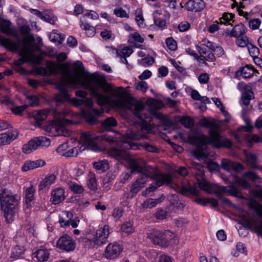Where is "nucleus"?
Masks as SVG:
<instances>
[{
  "label": "nucleus",
  "mask_w": 262,
  "mask_h": 262,
  "mask_svg": "<svg viewBox=\"0 0 262 262\" xmlns=\"http://www.w3.org/2000/svg\"><path fill=\"white\" fill-rule=\"evenodd\" d=\"M74 72L68 70L63 72L62 77L67 84L72 86L80 85L90 90L91 95L97 101L99 105H104L109 103L108 97L100 92L102 89L106 92L112 90L111 85L105 78L96 73L90 74L84 71L81 61H76L73 64Z\"/></svg>",
  "instance_id": "f257e3e1"
},
{
  "label": "nucleus",
  "mask_w": 262,
  "mask_h": 262,
  "mask_svg": "<svg viewBox=\"0 0 262 262\" xmlns=\"http://www.w3.org/2000/svg\"><path fill=\"white\" fill-rule=\"evenodd\" d=\"M34 46L29 45L24 46L20 50V55L21 58L18 60V64H22L25 62H30L32 64H40L42 60V57L40 55H36L34 53L35 50H38L39 48L35 47V49L33 48Z\"/></svg>",
  "instance_id": "1a4fd4ad"
},
{
  "label": "nucleus",
  "mask_w": 262,
  "mask_h": 262,
  "mask_svg": "<svg viewBox=\"0 0 262 262\" xmlns=\"http://www.w3.org/2000/svg\"><path fill=\"white\" fill-rule=\"evenodd\" d=\"M198 185L201 189H202L208 193L213 192L215 195L219 198H221L223 195L226 193H228L233 196L242 198L243 195L240 190L234 187L233 185L228 186H219L215 185L210 187V184L204 180L203 178H196Z\"/></svg>",
  "instance_id": "423d86ee"
},
{
  "label": "nucleus",
  "mask_w": 262,
  "mask_h": 262,
  "mask_svg": "<svg viewBox=\"0 0 262 262\" xmlns=\"http://www.w3.org/2000/svg\"><path fill=\"white\" fill-rule=\"evenodd\" d=\"M261 24V20L259 18H253L249 21V28L252 30L258 29Z\"/></svg>",
  "instance_id": "680f3d73"
},
{
  "label": "nucleus",
  "mask_w": 262,
  "mask_h": 262,
  "mask_svg": "<svg viewBox=\"0 0 262 262\" xmlns=\"http://www.w3.org/2000/svg\"><path fill=\"white\" fill-rule=\"evenodd\" d=\"M50 143V139L46 137H34L23 145L22 151L25 154H29L40 147H48Z\"/></svg>",
  "instance_id": "9b49d317"
},
{
  "label": "nucleus",
  "mask_w": 262,
  "mask_h": 262,
  "mask_svg": "<svg viewBox=\"0 0 262 262\" xmlns=\"http://www.w3.org/2000/svg\"><path fill=\"white\" fill-rule=\"evenodd\" d=\"M133 52L132 48L129 47H125L121 50H120L119 57L120 58V61L124 64H127L126 58L129 57Z\"/></svg>",
  "instance_id": "473e14b6"
},
{
  "label": "nucleus",
  "mask_w": 262,
  "mask_h": 262,
  "mask_svg": "<svg viewBox=\"0 0 262 262\" xmlns=\"http://www.w3.org/2000/svg\"><path fill=\"white\" fill-rule=\"evenodd\" d=\"M150 178L155 180V182L151 184L144 191L142 192V195L146 196L150 192L156 190L158 187L164 184H168L171 181V177L167 174L157 173L154 172L153 173L149 172Z\"/></svg>",
  "instance_id": "9d476101"
},
{
  "label": "nucleus",
  "mask_w": 262,
  "mask_h": 262,
  "mask_svg": "<svg viewBox=\"0 0 262 262\" xmlns=\"http://www.w3.org/2000/svg\"><path fill=\"white\" fill-rule=\"evenodd\" d=\"M72 102L75 106H80L84 104L90 107L93 105V101L89 98H85L84 100L82 99L73 98Z\"/></svg>",
  "instance_id": "37998d69"
},
{
  "label": "nucleus",
  "mask_w": 262,
  "mask_h": 262,
  "mask_svg": "<svg viewBox=\"0 0 262 262\" xmlns=\"http://www.w3.org/2000/svg\"><path fill=\"white\" fill-rule=\"evenodd\" d=\"M93 167L97 170L104 172L109 168L108 162L106 160L96 162L93 163Z\"/></svg>",
  "instance_id": "a18cd8bd"
},
{
  "label": "nucleus",
  "mask_w": 262,
  "mask_h": 262,
  "mask_svg": "<svg viewBox=\"0 0 262 262\" xmlns=\"http://www.w3.org/2000/svg\"><path fill=\"white\" fill-rule=\"evenodd\" d=\"M46 164V162L42 159L35 161H26L21 167L23 171H27L39 167H42Z\"/></svg>",
  "instance_id": "bb28decb"
},
{
  "label": "nucleus",
  "mask_w": 262,
  "mask_h": 262,
  "mask_svg": "<svg viewBox=\"0 0 262 262\" xmlns=\"http://www.w3.org/2000/svg\"><path fill=\"white\" fill-rule=\"evenodd\" d=\"M69 99L68 91L64 88L60 89L59 92L55 96V101L59 104H61Z\"/></svg>",
  "instance_id": "f704fd0d"
},
{
  "label": "nucleus",
  "mask_w": 262,
  "mask_h": 262,
  "mask_svg": "<svg viewBox=\"0 0 262 262\" xmlns=\"http://www.w3.org/2000/svg\"><path fill=\"white\" fill-rule=\"evenodd\" d=\"M68 184L71 190L75 193L80 194L84 191L83 186L75 182L70 181Z\"/></svg>",
  "instance_id": "79ce46f5"
},
{
  "label": "nucleus",
  "mask_w": 262,
  "mask_h": 262,
  "mask_svg": "<svg viewBox=\"0 0 262 262\" xmlns=\"http://www.w3.org/2000/svg\"><path fill=\"white\" fill-rule=\"evenodd\" d=\"M202 127L208 128L209 136H203L202 139L204 145L211 144L215 148H230L232 143L230 140L221 135L219 132L220 125L213 119L203 118L200 121Z\"/></svg>",
  "instance_id": "7ed1b4c3"
},
{
  "label": "nucleus",
  "mask_w": 262,
  "mask_h": 262,
  "mask_svg": "<svg viewBox=\"0 0 262 262\" xmlns=\"http://www.w3.org/2000/svg\"><path fill=\"white\" fill-rule=\"evenodd\" d=\"M11 23L10 21L5 20L1 24V29L3 33L7 35H10L12 34V31L10 28Z\"/></svg>",
  "instance_id": "603ef678"
},
{
  "label": "nucleus",
  "mask_w": 262,
  "mask_h": 262,
  "mask_svg": "<svg viewBox=\"0 0 262 262\" xmlns=\"http://www.w3.org/2000/svg\"><path fill=\"white\" fill-rule=\"evenodd\" d=\"M20 197L13 194L11 191L4 187L0 183V205L7 223H11L18 212Z\"/></svg>",
  "instance_id": "20e7f679"
},
{
  "label": "nucleus",
  "mask_w": 262,
  "mask_h": 262,
  "mask_svg": "<svg viewBox=\"0 0 262 262\" xmlns=\"http://www.w3.org/2000/svg\"><path fill=\"white\" fill-rule=\"evenodd\" d=\"M56 246L58 249L62 251L70 252L75 249L76 243L72 237L64 234L57 240Z\"/></svg>",
  "instance_id": "ddd939ff"
},
{
  "label": "nucleus",
  "mask_w": 262,
  "mask_h": 262,
  "mask_svg": "<svg viewBox=\"0 0 262 262\" xmlns=\"http://www.w3.org/2000/svg\"><path fill=\"white\" fill-rule=\"evenodd\" d=\"M122 147L126 149H132L136 150L139 148L138 146L130 141L124 142L122 144Z\"/></svg>",
  "instance_id": "338daca9"
},
{
  "label": "nucleus",
  "mask_w": 262,
  "mask_h": 262,
  "mask_svg": "<svg viewBox=\"0 0 262 262\" xmlns=\"http://www.w3.org/2000/svg\"><path fill=\"white\" fill-rule=\"evenodd\" d=\"M35 190V187L33 185H30L24 191V199L27 208H30L33 206Z\"/></svg>",
  "instance_id": "b1692460"
},
{
  "label": "nucleus",
  "mask_w": 262,
  "mask_h": 262,
  "mask_svg": "<svg viewBox=\"0 0 262 262\" xmlns=\"http://www.w3.org/2000/svg\"><path fill=\"white\" fill-rule=\"evenodd\" d=\"M181 123L187 128H191L194 125L193 120L187 116L183 117L181 119Z\"/></svg>",
  "instance_id": "5fc2aeb1"
},
{
  "label": "nucleus",
  "mask_w": 262,
  "mask_h": 262,
  "mask_svg": "<svg viewBox=\"0 0 262 262\" xmlns=\"http://www.w3.org/2000/svg\"><path fill=\"white\" fill-rule=\"evenodd\" d=\"M122 250L121 246L117 242L110 243L105 248L104 255L107 259L117 257Z\"/></svg>",
  "instance_id": "dca6fc26"
},
{
  "label": "nucleus",
  "mask_w": 262,
  "mask_h": 262,
  "mask_svg": "<svg viewBox=\"0 0 262 262\" xmlns=\"http://www.w3.org/2000/svg\"><path fill=\"white\" fill-rule=\"evenodd\" d=\"M65 198L64 189L61 187L56 188L51 191L50 202L54 205L59 204Z\"/></svg>",
  "instance_id": "5701e85b"
},
{
  "label": "nucleus",
  "mask_w": 262,
  "mask_h": 262,
  "mask_svg": "<svg viewBox=\"0 0 262 262\" xmlns=\"http://www.w3.org/2000/svg\"><path fill=\"white\" fill-rule=\"evenodd\" d=\"M256 72L254 69L249 66H246L245 67H241L236 72V76L242 75L244 78H248L251 77L253 73Z\"/></svg>",
  "instance_id": "2f4dec72"
},
{
  "label": "nucleus",
  "mask_w": 262,
  "mask_h": 262,
  "mask_svg": "<svg viewBox=\"0 0 262 262\" xmlns=\"http://www.w3.org/2000/svg\"><path fill=\"white\" fill-rule=\"evenodd\" d=\"M148 237L154 244L158 245L161 247H167L172 241H174V243H176V235L174 233L170 230L153 231L148 234Z\"/></svg>",
  "instance_id": "6e6552de"
},
{
  "label": "nucleus",
  "mask_w": 262,
  "mask_h": 262,
  "mask_svg": "<svg viewBox=\"0 0 262 262\" xmlns=\"http://www.w3.org/2000/svg\"><path fill=\"white\" fill-rule=\"evenodd\" d=\"M80 138L89 149L96 151L98 148V141L105 140L108 143H112L116 142V138L113 136H100L92 132H81Z\"/></svg>",
  "instance_id": "0eeeda50"
},
{
  "label": "nucleus",
  "mask_w": 262,
  "mask_h": 262,
  "mask_svg": "<svg viewBox=\"0 0 262 262\" xmlns=\"http://www.w3.org/2000/svg\"><path fill=\"white\" fill-rule=\"evenodd\" d=\"M179 135L183 141L190 144L204 145L205 141L202 139L203 136H206V135L203 134L199 135L198 131L195 129H190L187 134L180 133Z\"/></svg>",
  "instance_id": "f8f14e48"
},
{
  "label": "nucleus",
  "mask_w": 262,
  "mask_h": 262,
  "mask_svg": "<svg viewBox=\"0 0 262 262\" xmlns=\"http://www.w3.org/2000/svg\"><path fill=\"white\" fill-rule=\"evenodd\" d=\"M148 177H150L149 174H144L137 179L133 182L130 186V189L132 193L136 195L140 190L144 187L145 183L147 181Z\"/></svg>",
  "instance_id": "a211bd4d"
},
{
  "label": "nucleus",
  "mask_w": 262,
  "mask_h": 262,
  "mask_svg": "<svg viewBox=\"0 0 262 262\" xmlns=\"http://www.w3.org/2000/svg\"><path fill=\"white\" fill-rule=\"evenodd\" d=\"M243 176L247 178L249 180L260 184L261 183V179L255 172L252 170H249L244 173Z\"/></svg>",
  "instance_id": "58836bf2"
},
{
  "label": "nucleus",
  "mask_w": 262,
  "mask_h": 262,
  "mask_svg": "<svg viewBox=\"0 0 262 262\" xmlns=\"http://www.w3.org/2000/svg\"><path fill=\"white\" fill-rule=\"evenodd\" d=\"M129 167L132 173L137 172L141 173V175L144 174H149L150 171L147 169V167H143L141 163L136 159H130L128 162Z\"/></svg>",
  "instance_id": "aec40b11"
},
{
  "label": "nucleus",
  "mask_w": 262,
  "mask_h": 262,
  "mask_svg": "<svg viewBox=\"0 0 262 262\" xmlns=\"http://www.w3.org/2000/svg\"><path fill=\"white\" fill-rule=\"evenodd\" d=\"M52 113L54 118V123L47 127L49 132L55 131L54 136H70L71 132L66 126L74 123V122L68 118L71 115V111L68 109H55Z\"/></svg>",
  "instance_id": "39448f33"
},
{
  "label": "nucleus",
  "mask_w": 262,
  "mask_h": 262,
  "mask_svg": "<svg viewBox=\"0 0 262 262\" xmlns=\"http://www.w3.org/2000/svg\"><path fill=\"white\" fill-rule=\"evenodd\" d=\"M235 15L230 13H224L222 17L220 18V22L221 24H231L230 21L232 20L234 17Z\"/></svg>",
  "instance_id": "3c124183"
},
{
  "label": "nucleus",
  "mask_w": 262,
  "mask_h": 262,
  "mask_svg": "<svg viewBox=\"0 0 262 262\" xmlns=\"http://www.w3.org/2000/svg\"><path fill=\"white\" fill-rule=\"evenodd\" d=\"M247 32L246 27L242 23L235 25L230 33V35L236 38H239L244 35Z\"/></svg>",
  "instance_id": "c85d7f7f"
},
{
  "label": "nucleus",
  "mask_w": 262,
  "mask_h": 262,
  "mask_svg": "<svg viewBox=\"0 0 262 262\" xmlns=\"http://www.w3.org/2000/svg\"><path fill=\"white\" fill-rule=\"evenodd\" d=\"M248 48L250 55L253 57V59L258 57L259 49L257 47L251 43H249Z\"/></svg>",
  "instance_id": "4d7b16f0"
},
{
  "label": "nucleus",
  "mask_w": 262,
  "mask_h": 262,
  "mask_svg": "<svg viewBox=\"0 0 262 262\" xmlns=\"http://www.w3.org/2000/svg\"><path fill=\"white\" fill-rule=\"evenodd\" d=\"M34 256L37 258L39 262L46 261L49 258L50 252L49 250L45 248L41 247L37 250L34 253Z\"/></svg>",
  "instance_id": "c756f323"
},
{
  "label": "nucleus",
  "mask_w": 262,
  "mask_h": 262,
  "mask_svg": "<svg viewBox=\"0 0 262 262\" xmlns=\"http://www.w3.org/2000/svg\"><path fill=\"white\" fill-rule=\"evenodd\" d=\"M30 11L45 21L52 25L55 24L54 17L52 15V12L50 10H45L41 12L37 9H30Z\"/></svg>",
  "instance_id": "4be33fe9"
},
{
  "label": "nucleus",
  "mask_w": 262,
  "mask_h": 262,
  "mask_svg": "<svg viewBox=\"0 0 262 262\" xmlns=\"http://www.w3.org/2000/svg\"><path fill=\"white\" fill-rule=\"evenodd\" d=\"M109 230V226L106 225H104L103 228L97 230L93 238L94 244L101 246L105 244L110 234Z\"/></svg>",
  "instance_id": "4468645a"
},
{
  "label": "nucleus",
  "mask_w": 262,
  "mask_h": 262,
  "mask_svg": "<svg viewBox=\"0 0 262 262\" xmlns=\"http://www.w3.org/2000/svg\"><path fill=\"white\" fill-rule=\"evenodd\" d=\"M28 107V105L16 106L10 108L11 111L15 115L22 116L23 112Z\"/></svg>",
  "instance_id": "864d4df0"
},
{
  "label": "nucleus",
  "mask_w": 262,
  "mask_h": 262,
  "mask_svg": "<svg viewBox=\"0 0 262 262\" xmlns=\"http://www.w3.org/2000/svg\"><path fill=\"white\" fill-rule=\"evenodd\" d=\"M163 200V199L162 198L156 199H148L143 203L142 206L143 208H151L155 207L157 204L162 202Z\"/></svg>",
  "instance_id": "c03bdc74"
},
{
  "label": "nucleus",
  "mask_w": 262,
  "mask_h": 262,
  "mask_svg": "<svg viewBox=\"0 0 262 262\" xmlns=\"http://www.w3.org/2000/svg\"><path fill=\"white\" fill-rule=\"evenodd\" d=\"M1 43L3 46L10 50H17L18 49V45L9 39H3Z\"/></svg>",
  "instance_id": "8fccbe9b"
},
{
  "label": "nucleus",
  "mask_w": 262,
  "mask_h": 262,
  "mask_svg": "<svg viewBox=\"0 0 262 262\" xmlns=\"http://www.w3.org/2000/svg\"><path fill=\"white\" fill-rule=\"evenodd\" d=\"M103 112L102 110L91 108L87 111H83L82 114L88 124L93 125L97 122L98 117Z\"/></svg>",
  "instance_id": "2eb2a0df"
},
{
  "label": "nucleus",
  "mask_w": 262,
  "mask_h": 262,
  "mask_svg": "<svg viewBox=\"0 0 262 262\" xmlns=\"http://www.w3.org/2000/svg\"><path fill=\"white\" fill-rule=\"evenodd\" d=\"M17 130H12L0 134V146L9 144L18 137Z\"/></svg>",
  "instance_id": "412c9836"
},
{
  "label": "nucleus",
  "mask_w": 262,
  "mask_h": 262,
  "mask_svg": "<svg viewBox=\"0 0 262 262\" xmlns=\"http://www.w3.org/2000/svg\"><path fill=\"white\" fill-rule=\"evenodd\" d=\"M114 13L117 16L121 18H128L129 15L122 8H116L114 10Z\"/></svg>",
  "instance_id": "e2e57ef3"
},
{
  "label": "nucleus",
  "mask_w": 262,
  "mask_h": 262,
  "mask_svg": "<svg viewBox=\"0 0 262 262\" xmlns=\"http://www.w3.org/2000/svg\"><path fill=\"white\" fill-rule=\"evenodd\" d=\"M166 44L170 50L174 51L177 48L176 41L171 37L168 38L166 39Z\"/></svg>",
  "instance_id": "0e129e2a"
},
{
  "label": "nucleus",
  "mask_w": 262,
  "mask_h": 262,
  "mask_svg": "<svg viewBox=\"0 0 262 262\" xmlns=\"http://www.w3.org/2000/svg\"><path fill=\"white\" fill-rule=\"evenodd\" d=\"M221 167L230 172L232 171L237 172L243 169V167L241 164L234 162L226 159H223L222 160Z\"/></svg>",
  "instance_id": "6ab92c4d"
},
{
  "label": "nucleus",
  "mask_w": 262,
  "mask_h": 262,
  "mask_svg": "<svg viewBox=\"0 0 262 262\" xmlns=\"http://www.w3.org/2000/svg\"><path fill=\"white\" fill-rule=\"evenodd\" d=\"M122 89V87H118L113 90V95L117 98L113 101L114 105L118 108L135 111L136 116L142 121L143 124H150L152 117L149 113L142 112L144 108V104L141 102L134 103Z\"/></svg>",
  "instance_id": "f03ea898"
},
{
  "label": "nucleus",
  "mask_w": 262,
  "mask_h": 262,
  "mask_svg": "<svg viewBox=\"0 0 262 262\" xmlns=\"http://www.w3.org/2000/svg\"><path fill=\"white\" fill-rule=\"evenodd\" d=\"M236 43L237 46L241 47H245L248 46V39L246 35H243L239 38H237L236 40Z\"/></svg>",
  "instance_id": "bf43d9fd"
},
{
  "label": "nucleus",
  "mask_w": 262,
  "mask_h": 262,
  "mask_svg": "<svg viewBox=\"0 0 262 262\" xmlns=\"http://www.w3.org/2000/svg\"><path fill=\"white\" fill-rule=\"evenodd\" d=\"M79 153V148L77 146L74 147L71 149L63 153L62 156L66 157H76Z\"/></svg>",
  "instance_id": "13d9d810"
},
{
  "label": "nucleus",
  "mask_w": 262,
  "mask_h": 262,
  "mask_svg": "<svg viewBox=\"0 0 262 262\" xmlns=\"http://www.w3.org/2000/svg\"><path fill=\"white\" fill-rule=\"evenodd\" d=\"M176 190L184 195L190 194L193 195L199 194V190L195 185L191 186L189 182L185 180L181 183V185L177 186Z\"/></svg>",
  "instance_id": "f3484780"
},
{
  "label": "nucleus",
  "mask_w": 262,
  "mask_h": 262,
  "mask_svg": "<svg viewBox=\"0 0 262 262\" xmlns=\"http://www.w3.org/2000/svg\"><path fill=\"white\" fill-rule=\"evenodd\" d=\"M185 7L188 11L200 12L205 8V4L203 0H189L186 3Z\"/></svg>",
  "instance_id": "393cba45"
},
{
  "label": "nucleus",
  "mask_w": 262,
  "mask_h": 262,
  "mask_svg": "<svg viewBox=\"0 0 262 262\" xmlns=\"http://www.w3.org/2000/svg\"><path fill=\"white\" fill-rule=\"evenodd\" d=\"M48 68L51 73L57 74L60 68V65L51 62L49 64Z\"/></svg>",
  "instance_id": "774afa93"
},
{
  "label": "nucleus",
  "mask_w": 262,
  "mask_h": 262,
  "mask_svg": "<svg viewBox=\"0 0 262 262\" xmlns=\"http://www.w3.org/2000/svg\"><path fill=\"white\" fill-rule=\"evenodd\" d=\"M190 168L192 170V172L195 174L196 178L199 177L202 178L204 175V167L201 164L193 162Z\"/></svg>",
  "instance_id": "72a5a7b5"
},
{
  "label": "nucleus",
  "mask_w": 262,
  "mask_h": 262,
  "mask_svg": "<svg viewBox=\"0 0 262 262\" xmlns=\"http://www.w3.org/2000/svg\"><path fill=\"white\" fill-rule=\"evenodd\" d=\"M56 179V176L53 174L46 177L39 184V191L43 190L46 188L48 189L52 184L55 183Z\"/></svg>",
  "instance_id": "7c9ffc66"
},
{
  "label": "nucleus",
  "mask_w": 262,
  "mask_h": 262,
  "mask_svg": "<svg viewBox=\"0 0 262 262\" xmlns=\"http://www.w3.org/2000/svg\"><path fill=\"white\" fill-rule=\"evenodd\" d=\"M252 92H246L243 93L242 95V101L244 104L245 105H248L250 103V101L251 98V94H252Z\"/></svg>",
  "instance_id": "69168bd1"
},
{
  "label": "nucleus",
  "mask_w": 262,
  "mask_h": 262,
  "mask_svg": "<svg viewBox=\"0 0 262 262\" xmlns=\"http://www.w3.org/2000/svg\"><path fill=\"white\" fill-rule=\"evenodd\" d=\"M66 217L68 219L64 218L63 216H59V223L61 227H64L65 228L70 227L71 225L73 228H76L78 226V223L79 222V220H71V219L69 218L70 217L72 216V213L71 212H67L66 213Z\"/></svg>",
  "instance_id": "a878e982"
},
{
  "label": "nucleus",
  "mask_w": 262,
  "mask_h": 262,
  "mask_svg": "<svg viewBox=\"0 0 262 262\" xmlns=\"http://www.w3.org/2000/svg\"><path fill=\"white\" fill-rule=\"evenodd\" d=\"M117 124L116 119L112 117L105 119L101 123L102 127L107 131H111V128L116 126Z\"/></svg>",
  "instance_id": "c9c22d12"
},
{
  "label": "nucleus",
  "mask_w": 262,
  "mask_h": 262,
  "mask_svg": "<svg viewBox=\"0 0 262 262\" xmlns=\"http://www.w3.org/2000/svg\"><path fill=\"white\" fill-rule=\"evenodd\" d=\"M23 247L16 246L12 248L11 250V258L13 259L18 258L25 252Z\"/></svg>",
  "instance_id": "49530a36"
},
{
  "label": "nucleus",
  "mask_w": 262,
  "mask_h": 262,
  "mask_svg": "<svg viewBox=\"0 0 262 262\" xmlns=\"http://www.w3.org/2000/svg\"><path fill=\"white\" fill-rule=\"evenodd\" d=\"M126 137L128 139L140 140L146 138V136L142 134H137L134 132L128 129L125 133Z\"/></svg>",
  "instance_id": "de8ad7c7"
},
{
  "label": "nucleus",
  "mask_w": 262,
  "mask_h": 262,
  "mask_svg": "<svg viewBox=\"0 0 262 262\" xmlns=\"http://www.w3.org/2000/svg\"><path fill=\"white\" fill-rule=\"evenodd\" d=\"M49 113L48 110H41L34 111L32 113V115L35 120L40 121L46 120Z\"/></svg>",
  "instance_id": "e433bc0d"
},
{
  "label": "nucleus",
  "mask_w": 262,
  "mask_h": 262,
  "mask_svg": "<svg viewBox=\"0 0 262 262\" xmlns=\"http://www.w3.org/2000/svg\"><path fill=\"white\" fill-rule=\"evenodd\" d=\"M111 154L114 158L118 160L124 159L126 155L125 150L116 148L112 149L111 151Z\"/></svg>",
  "instance_id": "09e8293b"
},
{
  "label": "nucleus",
  "mask_w": 262,
  "mask_h": 262,
  "mask_svg": "<svg viewBox=\"0 0 262 262\" xmlns=\"http://www.w3.org/2000/svg\"><path fill=\"white\" fill-rule=\"evenodd\" d=\"M27 103L29 105L28 106H36L39 104V100L38 97L36 95H30L27 97Z\"/></svg>",
  "instance_id": "6e6d98bb"
},
{
  "label": "nucleus",
  "mask_w": 262,
  "mask_h": 262,
  "mask_svg": "<svg viewBox=\"0 0 262 262\" xmlns=\"http://www.w3.org/2000/svg\"><path fill=\"white\" fill-rule=\"evenodd\" d=\"M244 154L246 156V162L251 168L262 170V166H259L257 164V158L255 154L246 151H244Z\"/></svg>",
  "instance_id": "cd10ccee"
},
{
  "label": "nucleus",
  "mask_w": 262,
  "mask_h": 262,
  "mask_svg": "<svg viewBox=\"0 0 262 262\" xmlns=\"http://www.w3.org/2000/svg\"><path fill=\"white\" fill-rule=\"evenodd\" d=\"M80 26L85 31V33L88 37H92L95 34V28L82 20L80 21Z\"/></svg>",
  "instance_id": "4c0bfd02"
},
{
  "label": "nucleus",
  "mask_w": 262,
  "mask_h": 262,
  "mask_svg": "<svg viewBox=\"0 0 262 262\" xmlns=\"http://www.w3.org/2000/svg\"><path fill=\"white\" fill-rule=\"evenodd\" d=\"M88 186L89 189L95 191L97 189V184L95 174L90 173L88 178Z\"/></svg>",
  "instance_id": "ea45409f"
},
{
  "label": "nucleus",
  "mask_w": 262,
  "mask_h": 262,
  "mask_svg": "<svg viewBox=\"0 0 262 262\" xmlns=\"http://www.w3.org/2000/svg\"><path fill=\"white\" fill-rule=\"evenodd\" d=\"M122 231L126 234H131L134 231L133 224L130 222L124 223L121 226Z\"/></svg>",
  "instance_id": "052dcab7"
},
{
  "label": "nucleus",
  "mask_w": 262,
  "mask_h": 262,
  "mask_svg": "<svg viewBox=\"0 0 262 262\" xmlns=\"http://www.w3.org/2000/svg\"><path fill=\"white\" fill-rule=\"evenodd\" d=\"M160 10H156L153 13L154 21L155 24L159 27H164L166 25V21L162 18L158 17V15H161Z\"/></svg>",
  "instance_id": "a19ab883"
}]
</instances>
